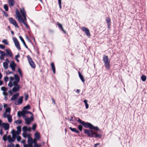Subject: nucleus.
<instances>
[{"label":"nucleus","instance_id":"1","mask_svg":"<svg viewBox=\"0 0 147 147\" xmlns=\"http://www.w3.org/2000/svg\"><path fill=\"white\" fill-rule=\"evenodd\" d=\"M20 80V78L17 74H14V77H9V82L8 85L10 88L13 86L12 89L13 92H16L19 90L20 86L18 84Z\"/></svg>","mask_w":147,"mask_h":147},{"label":"nucleus","instance_id":"2","mask_svg":"<svg viewBox=\"0 0 147 147\" xmlns=\"http://www.w3.org/2000/svg\"><path fill=\"white\" fill-rule=\"evenodd\" d=\"M20 11L21 14L17 9H16V18L18 19V21L20 23L22 24L25 27H28V25L26 22V11L24 8L20 9Z\"/></svg>","mask_w":147,"mask_h":147},{"label":"nucleus","instance_id":"3","mask_svg":"<svg viewBox=\"0 0 147 147\" xmlns=\"http://www.w3.org/2000/svg\"><path fill=\"white\" fill-rule=\"evenodd\" d=\"M3 106L4 108H6L5 112L3 114V116L5 118L6 117L7 118L9 122L11 123L12 119V116L10 115L11 112L10 108L8 107L7 105L5 103L3 104Z\"/></svg>","mask_w":147,"mask_h":147},{"label":"nucleus","instance_id":"4","mask_svg":"<svg viewBox=\"0 0 147 147\" xmlns=\"http://www.w3.org/2000/svg\"><path fill=\"white\" fill-rule=\"evenodd\" d=\"M103 60L106 67L107 69H109L110 65L109 61L108 60V57L107 56L104 55L103 57Z\"/></svg>","mask_w":147,"mask_h":147},{"label":"nucleus","instance_id":"5","mask_svg":"<svg viewBox=\"0 0 147 147\" xmlns=\"http://www.w3.org/2000/svg\"><path fill=\"white\" fill-rule=\"evenodd\" d=\"M27 57L29 63L31 67L33 68H35L36 67V65L34 64V62L32 60L30 56L29 55H28Z\"/></svg>","mask_w":147,"mask_h":147},{"label":"nucleus","instance_id":"6","mask_svg":"<svg viewBox=\"0 0 147 147\" xmlns=\"http://www.w3.org/2000/svg\"><path fill=\"white\" fill-rule=\"evenodd\" d=\"M36 140L35 139L33 140L32 138L31 137H29L28 140V144L29 145V146L31 147H33L32 144L33 143L35 144L36 143Z\"/></svg>","mask_w":147,"mask_h":147},{"label":"nucleus","instance_id":"7","mask_svg":"<svg viewBox=\"0 0 147 147\" xmlns=\"http://www.w3.org/2000/svg\"><path fill=\"white\" fill-rule=\"evenodd\" d=\"M84 133L86 134L89 136L92 137H93V134H94V132L91 130L88 129H85L84 130Z\"/></svg>","mask_w":147,"mask_h":147},{"label":"nucleus","instance_id":"8","mask_svg":"<svg viewBox=\"0 0 147 147\" xmlns=\"http://www.w3.org/2000/svg\"><path fill=\"white\" fill-rule=\"evenodd\" d=\"M9 20L10 23L13 25L15 27H18L16 21L13 18H9Z\"/></svg>","mask_w":147,"mask_h":147},{"label":"nucleus","instance_id":"9","mask_svg":"<svg viewBox=\"0 0 147 147\" xmlns=\"http://www.w3.org/2000/svg\"><path fill=\"white\" fill-rule=\"evenodd\" d=\"M13 40L15 44V45L16 47V48L20 50L21 49V48L20 47V45L17 39L15 38L14 37L13 38Z\"/></svg>","mask_w":147,"mask_h":147},{"label":"nucleus","instance_id":"10","mask_svg":"<svg viewBox=\"0 0 147 147\" xmlns=\"http://www.w3.org/2000/svg\"><path fill=\"white\" fill-rule=\"evenodd\" d=\"M23 98V96H20L17 101H16L15 102L14 104L16 105L21 104L22 102Z\"/></svg>","mask_w":147,"mask_h":147},{"label":"nucleus","instance_id":"11","mask_svg":"<svg viewBox=\"0 0 147 147\" xmlns=\"http://www.w3.org/2000/svg\"><path fill=\"white\" fill-rule=\"evenodd\" d=\"M9 65L12 71H15V67L16 66V64L13 61H12L10 63Z\"/></svg>","mask_w":147,"mask_h":147},{"label":"nucleus","instance_id":"12","mask_svg":"<svg viewBox=\"0 0 147 147\" xmlns=\"http://www.w3.org/2000/svg\"><path fill=\"white\" fill-rule=\"evenodd\" d=\"M26 123L28 125H29L31 122V121L33 120V118L31 117L30 118H24Z\"/></svg>","mask_w":147,"mask_h":147},{"label":"nucleus","instance_id":"13","mask_svg":"<svg viewBox=\"0 0 147 147\" xmlns=\"http://www.w3.org/2000/svg\"><path fill=\"white\" fill-rule=\"evenodd\" d=\"M82 125L85 127L89 128L91 129V127H92V124L90 123H86L85 122L83 121L82 122Z\"/></svg>","mask_w":147,"mask_h":147},{"label":"nucleus","instance_id":"14","mask_svg":"<svg viewBox=\"0 0 147 147\" xmlns=\"http://www.w3.org/2000/svg\"><path fill=\"white\" fill-rule=\"evenodd\" d=\"M7 138L8 141L9 142H13L15 140V136H13L12 137H11L10 135L8 136Z\"/></svg>","mask_w":147,"mask_h":147},{"label":"nucleus","instance_id":"15","mask_svg":"<svg viewBox=\"0 0 147 147\" xmlns=\"http://www.w3.org/2000/svg\"><path fill=\"white\" fill-rule=\"evenodd\" d=\"M82 30L84 31L87 36H90V35L89 30L87 28H82Z\"/></svg>","mask_w":147,"mask_h":147},{"label":"nucleus","instance_id":"16","mask_svg":"<svg viewBox=\"0 0 147 147\" xmlns=\"http://www.w3.org/2000/svg\"><path fill=\"white\" fill-rule=\"evenodd\" d=\"M19 93H16L14 94L12 96L11 98V100L12 101L15 100L17 98V97L19 96Z\"/></svg>","mask_w":147,"mask_h":147},{"label":"nucleus","instance_id":"17","mask_svg":"<svg viewBox=\"0 0 147 147\" xmlns=\"http://www.w3.org/2000/svg\"><path fill=\"white\" fill-rule=\"evenodd\" d=\"M6 62L3 63V66L5 69H7L8 67V63L9 62V61L8 59H6Z\"/></svg>","mask_w":147,"mask_h":147},{"label":"nucleus","instance_id":"18","mask_svg":"<svg viewBox=\"0 0 147 147\" xmlns=\"http://www.w3.org/2000/svg\"><path fill=\"white\" fill-rule=\"evenodd\" d=\"M0 59L1 60H3L5 54L4 52L1 51H0Z\"/></svg>","mask_w":147,"mask_h":147},{"label":"nucleus","instance_id":"19","mask_svg":"<svg viewBox=\"0 0 147 147\" xmlns=\"http://www.w3.org/2000/svg\"><path fill=\"white\" fill-rule=\"evenodd\" d=\"M9 124L7 123H4L3 127L5 130H8L9 128Z\"/></svg>","mask_w":147,"mask_h":147},{"label":"nucleus","instance_id":"20","mask_svg":"<svg viewBox=\"0 0 147 147\" xmlns=\"http://www.w3.org/2000/svg\"><path fill=\"white\" fill-rule=\"evenodd\" d=\"M6 52L7 55L9 56L10 57H12L13 54L11 51L9 49H6Z\"/></svg>","mask_w":147,"mask_h":147},{"label":"nucleus","instance_id":"21","mask_svg":"<svg viewBox=\"0 0 147 147\" xmlns=\"http://www.w3.org/2000/svg\"><path fill=\"white\" fill-rule=\"evenodd\" d=\"M35 138L34 139H35L36 140H38L40 138L39 134L38 132H36L34 134Z\"/></svg>","mask_w":147,"mask_h":147},{"label":"nucleus","instance_id":"22","mask_svg":"<svg viewBox=\"0 0 147 147\" xmlns=\"http://www.w3.org/2000/svg\"><path fill=\"white\" fill-rule=\"evenodd\" d=\"M51 66L52 69L53 71V73L55 74V66L53 63L52 62L51 63Z\"/></svg>","mask_w":147,"mask_h":147},{"label":"nucleus","instance_id":"23","mask_svg":"<svg viewBox=\"0 0 147 147\" xmlns=\"http://www.w3.org/2000/svg\"><path fill=\"white\" fill-rule=\"evenodd\" d=\"M8 2L9 5L11 6H12L15 3L14 0H8Z\"/></svg>","mask_w":147,"mask_h":147},{"label":"nucleus","instance_id":"24","mask_svg":"<svg viewBox=\"0 0 147 147\" xmlns=\"http://www.w3.org/2000/svg\"><path fill=\"white\" fill-rule=\"evenodd\" d=\"M22 135L23 137L24 138L28 137V138L29 137H30V134H27L26 132H23L22 133Z\"/></svg>","mask_w":147,"mask_h":147},{"label":"nucleus","instance_id":"25","mask_svg":"<svg viewBox=\"0 0 147 147\" xmlns=\"http://www.w3.org/2000/svg\"><path fill=\"white\" fill-rule=\"evenodd\" d=\"M78 74L80 79H81L82 81L84 82L85 80L83 77V76L79 72H78Z\"/></svg>","mask_w":147,"mask_h":147},{"label":"nucleus","instance_id":"26","mask_svg":"<svg viewBox=\"0 0 147 147\" xmlns=\"http://www.w3.org/2000/svg\"><path fill=\"white\" fill-rule=\"evenodd\" d=\"M17 130L16 131L17 133V134L19 135L20 134L21 131V127L20 126H19L17 127Z\"/></svg>","mask_w":147,"mask_h":147},{"label":"nucleus","instance_id":"27","mask_svg":"<svg viewBox=\"0 0 147 147\" xmlns=\"http://www.w3.org/2000/svg\"><path fill=\"white\" fill-rule=\"evenodd\" d=\"M11 133L13 135V136H15V138L16 135H18L17 131L14 130H12L11 131Z\"/></svg>","mask_w":147,"mask_h":147},{"label":"nucleus","instance_id":"28","mask_svg":"<svg viewBox=\"0 0 147 147\" xmlns=\"http://www.w3.org/2000/svg\"><path fill=\"white\" fill-rule=\"evenodd\" d=\"M69 129L71 131H73L76 132L78 133H79V132L75 128H72V127H69Z\"/></svg>","mask_w":147,"mask_h":147},{"label":"nucleus","instance_id":"29","mask_svg":"<svg viewBox=\"0 0 147 147\" xmlns=\"http://www.w3.org/2000/svg\"><path fill=\"white\" fill-rule=\"evenodd\" d=\"M90 129H93L96 131H98L99 130L98 128L97 127H94L92 125V127H91Z\"/></svg>","mask_w":147,"mask_h":147},{"label":"nucleus","instance_id":"30","mask_svg":"<svg viewBox=\"0 0 147 147\" xmlns=\"http://www.w3.org/2000/svg\"><path fill=\"white\" fill-rule=\"evenodd\" d=\"M22 130L23 132H26L27 131V127L26 126L23 127Z\"/></svg>","mask_w":147,"mask_h":147},{"label":"nucleus","instance_id":"31","mask_svg":"<svg viewBox=\"0 0 147 147\" xmlns=\"http://www.w3.org/2000/svg\"><path fill=\"white\" fill-rule=\"evenodd\" d=\"M141 78L142 81H145L146 80V77L145 76L142 75L141 77Z\"/></svg>","mask_w":147,"mask_h":147},{"label":"nucleus","instance_id":"32","mask_svg":"<svg viewBox=\"0 0 147 147\" xmlns=\"http://www.w3.org/2000/svg\"><path fill=\"white\" fill-rule=\"evenodd\" d=\"M3 7L6 11H8V6H7V5H6V4L4 5H3Z\"/></svg>","mask_w":147,"mask_h":147},{"label":"nucleus","instance_id":"33","mask_svg":"<svg viewBox=\"0 0 147 147\" xmlns=\"http://www.w3.org/2000/svg\"><path fill=\"white\" fill-rule=\"evenodd\" d=\"M20 57V55L19 54H18L15 56V59L16 61L18 62H19V60L18 59V58H19Z\"/></svg>","mask_w":147,"mask_h":147},{"label":"nucleus","instance_id":"34","mask_svg":"<svg viewBox=\"0 0 147 147\" xmlns=\"http://www.w3.org/2000/svg\"><path fill=\"white\" fill-rule=\"evenodd\" d=\"M1 90L3 91V92H6L7 89L5 87H2L1 88Z\"/></svg>","mask_w":147,"mask_h":147},{"label":"nucleus","instance_id":"35","mask_svg":"<svg viewBox=\"0 0 147 147\" xmlns=\"http://www.w3.org/2000/svg\"><path fill=\"white\" fill-rule=\"evenodd\" d=\"M19 38H20V40H21V41L22 42V43H23V44H24V45L25 44H26L25 42L24 41V40L23 38H22V37L21 36H19Z\"/></svg>","mask_w":147,"mask_h":147},{"label":"nucleus","instance_id":"36","mask_svg":"<svg viewBox=\"0 0 147 147\" xmlns=\"http://www.w3.org/2000/svg\"><path fill=\"white\" fill-rule=\"evenodd\" d=\"M93 137H95V138H98L100 136V135L97 134L94 132V134H93Z\"/></svg>","mask_w":147,"mask_h":147},{"label":"nucleus","instance_id":"37","mask_svg":"<svg viewBox=\"0 0 147 147\" xmlns=\"http://www.w3.org/2000/svg\"><path fill=\"white\" fill-rule=\"evenodd\" d=\"M16 124H20L22 123V121L20 120H16L15 122Z\"/></svg>","mask_w":147,"mask_h":147},{"label":"nucleus","instance_id":"38","mask_svg":"<svg viewBox=\"0 0 147 147\" xmlns=\"http://www.w3.org/2000/svg\"><path fill=\"white\" fill-rule=\"evenodd\" d=\"M2 42L3 43H4V44H5L6 45H8V43L7 42V40L6 39H4V40H2Z\"/></svg>","mask_w":147,"mask_h":147},{"label":"nucleus","instance_id":"39","mask_svg":"<svg viewBox=\"0 0 147 147\" xmlns=\"http://www.w3.org/2000/svg\"><path fill=\"white\" fill-rule=\"evenodd\" d=\"M24 109H30V107L29 105H27L26 106H25L24 107Z\"/></svg>","mask_w":147,"mask_h":147},{"label":"nucleus","instance_id":"40","mask_svg":"<svg viewBox=\"0 0 147 147\" xmlns=\"http://www.w3.org/2000/svg\"><path fill=\"white\" fill-rule=\"evenodd\" d=\"M18 72L20 76L22 77V71H21V69L19 68L18 69Z\"/></svg>","mask_w":147,"mask_h":147},{"label":"nucleus","instance_id":"41","mask_svg":"<svg viewBox=\"0 0 147 147\" xmlns=\"http://www.w3.org/2000/svg\"><path fill=\"white\" fill-rule=\"evenodd\" d=\"M5 123H3L2 121L0 120V127L2 128L3 127V126Z\"/></svg>","mask_w":147,"mask_h":147},{"label":"nucleus","instance_id":"42","mask_svg":"<svg viewBox=\"0 0 147 147\" xmlns=\"http://www.w3.org/2000/svg\"><path fill=\"white\" fill-rule=\"evenodd\" d=\"M106 21L107 22L108 24H109L110 23L111 20L109 18H106Z\"/></svg>","mask_w":147,"mask_h":147},{"label":"nucleus","instance_id":"43","mask_svg":"<svg viewBox=\"0 0 147 147\" xmlns=\"http://www.w3.org/2000/svg\"><path fill=\"white\" fill-rule=\"evenodd\" d=\"M58 3L59 6L60 8H61V0H58Z\"/></svg>","mask_w":147,"mask_h":147},{"label":"nucleus","instance_id":"44","mask_svg":"<svg viewBox=\"0 0 147 147\" xmlns=\"http://www.w3.org/2000/svg\"><path fill=\"white\" fill-rule=\"evenodd\" d=\"M20 113L21 114V116H24L25 114H26L25 111H23L21 112H20Z\"/></svg>","mask_w":147,"mask_h":147},{"label":"nucleus","instance_id":"45","mask_svg":"<svg viewBox=\"0 0 147 147\" xmlns=\"http://www.w3.org/2000/svg\"><path fill=\"white\" fill-rule=\"evenodd\" d=\"M16 138L17 141H20L21 139V137L19 136H17Z\"/></svg>","mask_w":147,"mask_h":147},{"label":"nucleus","instance_id":"46","mask_svg":"<svg viewBox=\"0 0 147 147\" xmlns=\"http://www.w3.org/2000/svg\"><path fill=\"white\" fill-rule=\"evenodd\" d=\"M36 124H34L32 126V129L34 130V131L36 127Z\"/></svg>","mask_w":147,"mask_h":147},{"label":"nucleus","instance_id":"47","mask_svg":"<svg viewBox=\"0 0 147 147\" xmlns=\"http://www.w3.org/2000/svg\"><path fill=\"white\" fill-rule=\"evenodd\" d=\"M8 78L7 76L5 77L4 78V81L6 82L8 81Z\"/></svg>","mask_w":147,"mask_h":147},{"label":"nucleus","instance_id":"48","mask_svg":"<svg viewBox=\"0 0 147 147\" xmlns=\"http://www.w3.org/2000/svg\"><path fill=\"white\" fill-rule=\"evenodd\" d=\"M14 145L12 143H11L7 146V147H14Z\"/></svg>","mask_w":147,"mask_h":147},{"label":"nucleus","instance_id":"49","mask_svg":"<svg viewBox=\"0 0 147 147\" xmlns=\"http://www.w3.org/2000/svg\"><path fill=\"white\" fill-rule=\"evenodd\" d=\"M25 100L26 101L27 100L28 98V95L27 94H25Z\"/></svg>","mask_w":147,"mask_h":147},{"label":"nucleus","instance_id":"50","mask_svg":"<svg viewBox=\"0 0 147 147\" xmlns=\"http://www.w3.org/2000/svg\"><path fill=\"white\" fill-rule=\"evenodd\" d=\"M78 128L80 131H81L82 130V126L81 125H79L78 126Z\"/></svg>","mask_w":147,"mask_h":147},{"label":"nucleus","instance_id":"51","mask_svg":"<svg viewBox=\"0 0 147 147\" xmlns=\"http://www.w3.org/2000/svg\"><path fill=\"white\" fill-rule=\"evenodd\" d=\"M41 145L40 144L38 145L36 143L35 144L34 147H40Z\"/></svg>","mask_w":147,"mask_h":147},{"label":"nucleus","instance_id":"52","mask_svg":"<svg viewBox=\"0 0 147 147\" xmlns=\"http://www.w3.org/2000/svg\"><path fill=\"white\" fill-rule=\"evenodd\" d=\"M6 135H5L3 136V139L4 141H5L6 140Z\"/></svg>","mask_w":147,"mask_h":147},{"label":"nucleus","instance_id":"53","mask_svg":"<svg viewBox=\"0 0 147 147\" xmlns=\"http://www.w3.org/2000/svg\"><path fill=\"white\" fill-rule=\"evenodd\" d=\"M0 48L2 49H4L5 48V47L2 45H0Z\"/></svg>","mask_w":147,"mask_h":147},{"label":"nucleus","instance_id":"54","mask_svg":"<svg viewBox=\"0 0 147 147\" xmlns=\"http://www.w3.org/2000/svg\"><path fill=\"white\" fill-rule=\"evenodd\" d=\"M3 94L5 96H7V93L6 92H3Z\"/></svg>","mask_w":147,"mask_h":147},{"label":"nucleus","instance_id":"55","mask_svg":"<svg viewBox=\"0 0 147 147\" xmlns=\"http://www.w3.org/2000/svg\"><path fill=\"white\" fill-rule=\"evenodd\" d=\"M25 113H26V114H28V113H30L31 114H32V113L31 112L29 111H25Z\"/></svg>","mask_w":147,"mask_h":147},{"label":"nucleus","instance_id":"56","mask_svg":"<svg viewBox=\"0 0 147 147\" xmlns=\"http://www.w3.org/2000/svg\"><path fill=\"white\" fill-rule=\"evenodd\" d=\"M24 147H31L29 146V145L28 144V145L26 144H24Z\"/></svg>","mask_w":147,"mask_h":147},{"label":"nucleus","instance_id":"57","mask_svg":"<svg viewBox=\"0 0 147 147\" xmlns=\"http://www.w3.org/2000/svg\"><path fill=\"white\" fill-rule=\"evenodd\" d=\"M57 24L58 25V26L60 28H62V25L61 24H59V23H58Z\"/></svg>","mask_w":147,"mask_h":147},{"label":"nucleus","instance_id":"58","mask_svg":"<svg viewBox=\"0 0 147 147\" xmlns=\"http://www.w3.org/2000/svg\"><path fill=\"white\" fill-rule=\"evenodd\" d=\"M4 16L6 17H7L8 16V14L6 13H5V12H4Z\"/></svg>","mask_w":147,"mask_h":147},{"label":"nucleus","instance_id":"59","mask_svg":"<svg viewBox=\"0 0 147 147\" xmlns=\"http://www.w3.org/2000/svg\"><path fill=\"white\" fill-rule=\"evenodd\" d=\"M3 84V81L0 80V86H1Z\"/></svg>","mask_w":147,"mask_h":147},{"label":"nucleus","instance_id":"60","mask_svg":"<svg viewBox=\"0 0 147 147\" xmlns=\"http://www.w3.org/2000/svg\"><path fill=\"white\" fill-rule=\"evenodd\" d=\"M78 121L80 123H81L82 125V122H83V121H82V120L80 119H78Z\"/></svg>","mask_w":147,"mask_h":147},{"label":"nucleus","instance_id":"61","mask_svg":"<svg viewBox=\"0 0 147 147\" xmlns=\"http://www.w3.org/2000/svg\"><path fill=\"white\" fill-rule=\"evenodd\" d=\"M25 142H26V140H22V141H21V142L24 144H25Z\"/></svg>","mask_w":147,"mask_h":147},{"label":"nucleus","instance_id":"62","mask_svg":"<svg viewBox=\"0 0 147 147\" xmlns=\"http://www.w3.org/2000/svg\"><path fill=\"white\" fill-rule=\"evenodd\" d=\"M3 108V105L2 104H0V111H1Z\"/></svg>","mask_w":147,"mask_h":147},{"label":"nucleus","instance_id":"63","mask_svg":"<svg viewBox=\"0 0 147 147\" xmlns=\"http://www.w3.org/2000/svg\"><path fill=\"white\" fill-rule=\"evenodd\" d=\"M20 112H21L19 111L18 113V115L19 117H20V116H21V114L20 113Z\"/></svg>","mask_w":147,"mask_h":147},{"label":"nucleus","instance_id":"64","mask_svg":"<svg viewBox=\"0 0 147 147\" xmlns=\"http://www.w3.org/2000/svg\"><path fill=\"white\" fill-rule=\"evenodd\" d=\"M85 106H86V109H88V108L89 107V105L88 104H86L85 105Z\"/></svg>","mask_w":147,"mask_h":147}]
</instances>
